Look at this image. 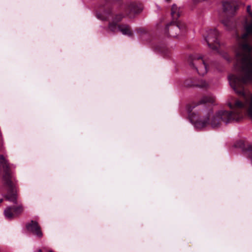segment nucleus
Instances as JSON below:
<instances>
[{"label":"nucleus","instance_id":"nucleus-12","mask_svg":"<svg viewBox=\"0 0 252 252\" xmlns=\"http://www.w3.org/2000/svg\"><path fill=\"white\" fill-rule=\"evenodd\" d=\"M4 215L7 219L11 220L15 217L12 206L7 207L4 211Z\"/></svg>","mask_w":252,"mask_h":252},{"label":"nucleus","instance_id":"nucleus-10","mask_svg":"<svg viewBox=\"0 0 252 252\" xmlns=\"http://www.w3.org/2000/svg\"><path fill=\"white\" fill-rule=\"evenodd\" d=\"M222 5L224 12L230 15H233L238 8V6L233 2H224Z\"/></svg>","mask_w":252,"mask_h":252},{"label":"nucleus","instance_id":"nucleus-23","mask_svg":"<svg viewBox=\"0 0 252 252\" xmlns=\"http://www.w3.org/2000/svg\"><path fill=\"white\" fill-rule=\"evenodd\" d=\"M137 32H140V29H138V30H137Z\"/></svg>","mask_w":252,"mask_h":252},{"label":"nucleus","instance_id":"nucleus-22","mask_svg":"<svg viewBox=\"0 0 252 252\" xmlns=\"http://www.w3.org/2000/svg\"><path fill=\"white\" fill-rule=\"evenodd\" d=\"M166 1H167V2H169L170 1V0H165Z\"/></svg>","mask_w":252,"mask_h":252},{"label":"nucleus","instance_id":"nucleus-19","mask_svg":"<svg viewBox=\"0 0 252 252\" xmlns=\"http://www.w3.org/2000/svg\"><path fill=\"white\" fill-rule=\"evenodd\" d=\"M223 57L228 61H230V58L229 57L228 55L226 54V53H225L224 55H223Z\"/></svg>","mask_w":252,"mask_h":252},{"label":"nucleus","instance_id":"nucleus-7","mask_svg":"<svg viewBox=\"0 0 252 252\" xmlns=\"http://www.w3.org/2000/svg\"><path fill=\"white\" fill-rule=\"evenodd\" d=\"M143 10V6L140 3L131 2L125 7V12L129 18H133L135 15L139 14Z\"/></svg>","mask_w":252,"mask_h":252},{"label":"nucleus","instance_id":"nucleus-18","mask_svg":"<svg viewBox=\"0 0 252 252\" xmlns=\"http://www.w3.org/2000/svg\"><path fill=\"white\" fill-rule=\"evenodd\" d=\"M124 16L122 14H117L113 18V20L117 23L121 21L123 19V18H124Z\"/></svg>","mask_w":252,"mask_h":252},{"label":"nucleus","instance_id":"nucleus-6","mask_svg":"<svg viewBox=\"0 0 252 252\" xmlns=\"http://www.w3.org/2000/svg\"><path fill=\"white\" fill-rule=\"evenodd\" d=\"M207 34L204 36V39L209 48L213 50H218L219 46L218 41L219 32L216 30H210L207 31Z\"/></svg>","mask_w":252,"mask_h":252},{"label":"nucleus","instance_id":"nucleus-16","mask_svg":"<svg viewBox=\"0 0 252 252\" xmlns=\"http://www.w3.org/2000/svg\"><path fill=\"white\" fill-rule=\"evenodd\" d=\"M191 85L193 86H197L200 88H206L208 86V85L206 81L201 80L199 81V82L198 83L193 84Z\"/></svg>","mask_w":252,"mask_h":252},{"label":"nucleus","instance_id":"nucleus-9","mask_svg":"<svg viewBox=\"0 0 252 252\" xmlns=\"http://www.w3.org/2000/svg\"><path fill=\"white\" fill-rule=\"evenodd\" d=\"M103 7V8H100L99 11L96 12V16L99 20L107 21L111 14V11L107 5H105Z\"/></svg>","mask_w":252,"mask_h":252},{"label":"nucleus","instance_id":"nucleus-8","mask_svg":"<svg viewBox=\"0 0 252 252\" xmlns=\"http://www.w3.org/2000/svg\"><path fill=\"white\" fill-rule=\"evenodd\" d=\"M26 228L29 231H30L37 237L39 238L42 237V233L37 221L31 220L26 224Z\"/></svg>","mask_w":252,"mask_h":252},{"label":"nucleus","instance_id":"nucleus-3","mask_svg":"<svg viewBox=\"0 0 252 252\" xmlns=\"http://www.w3.org/2000/svg\"><path fill=\"white\" fill-rule=\"evenodd\" d=\"M0 163L4 170V174L3 176V182L4 186L8 188L5 197L6 200L17 203V195L15 186L13 182V177L9 171V166L6 160L2 155L0 156Z\"/></svg>","mask_w":252,"mask_h":252},{"label":"nucleus","instance_id":"nucleus-2","mask_svg":"<svg viewBox=\"0 0 252 252\" xmlns=\"http://www.w3.org/2000/svg\"><path fill=\"white\" fill-rule=\"evenodd\" d=\"M247 11L250 19L244 25L245 33H244L239 41L236 49V59L238 62H245L252 58V45L250 44L248 36L252 37V11L251 5L247 6Z\"/></svg>","mask_w":252,"mask_h":252},{"label":"nucleus","instance_id":"nucleus-24","mask_svg":"<svg viewBox=\"0 0 252 252\" xmlns=\"http://www.w3.org/2000/svg\"><path fill=\"white\" fill-rule=\"evenodd\" d=\"M49 252H53L52 251H50Z\"/></svg>","mask_w":252,"mask_h":252},{"label":"nucleus","instance_id":"nucleus-13","mask_svg":"<svg viewBox=\"0 0 252 252\" xmlns=\"http://www.w3.org/2000/svg\"><path fill=\"white\" fill-rule=\"evenodd\" d=\"M118 25L117 23L112 20V22H109L107 30L108 32L115 33L119 31Z\"/></svg>","mask_w":252,"mask_h":252},{"label":"nucleus","instance_id":"nucleus-20","mask_svg":"<svg viewBox=\"0 0 252 252\" xmlns=\"http://www.w3.org/2000/svg\"><path fill=\"white\" fill-rule=\"evenodd\" d=\"M3 201L2 199H0V203H1Z\"/></svg>","mask_w":252,"mask_h":252},{"label":"nucleus","instance_id":"nucleus-5","mask_svg":"<svg viewBox=\"0 0 252 252\" xmlns=\"http://www.w3.org/2000/svg\"><path fill=\"white\" fill-rule=\"evenodd\" d=\"M189 64L200 75H204L207 72V64L200 56L195 55L191 58Z\"/></svg>","mask_w":252,"mask_h":252},{"label":"nucleus","instance_id":"nucleus-17","mask_svg":"<svg viewBox=\"0 0 252 252\" xmlns=\"http://www.w3.org/2000/svg\"><path fill=\"white\" fill-rule=\"evenodd\" d=\"M223 24L226 27L227 30H230L232 28V22L229 20H223Z\"/></svg>","mask_w":252,"mask_h":252},{"label":"nucleus","instance_id":"nucleus-11","mask_svg":"<svg viewBox=\"0 0 252 252\" xmlns=\"http://www.w3.org/2000/svg\"><path fill=\"white\" fill-rule=\"evenodd\" d=\"M119 31L121 32L123 34L128 36L133 35V33L131 30L130 26L126 24H121L118 25Z\"/></svg>","mask_w":252,"mask_h":252},{"label":"nucleus","instance_id":"nucleus-15","mask_svg":"<svg viewBox=\"0 0 252 252\" xmlns=\"http://www.w3.org/2000/svg\"><path fill=\"white\" fill-rule=\"evenodd\" d=\"M14 216H17L20 214L23 211V208L21 205L18 206H12Z\"/></svg>","mask_w":252,"mask_h":252},{"label":"nucleus","instance_id":"nucleus-4","mask_svg":"<svg viewBox=\"0 0 252 252\" xmlns=\"http://www.w3.org/2000/svg\"><path fill=\"white\" fill-rule=\"evenodd\" d=\"M180 10L178 7L173 4L171 8V15L173 21L168 24L165 28V33L172 37H177L181 31H183L185 26L179 22L175 21L180 16Z\"/></svg>","mask_w":252,"mask_h":252},{"label":"nucleus","instance_id":"nucleus-21","mask_svg":"<svg viewBox=\"0 0 252 252\" xmlns=\"http://www.w3.org/2000/svg\"><path fill=\"white\" fill-rule=\"evenodd\" d=\"M38 252H42L41 249H39L38 251Z\"/></svg>","mask_w":252,"mask_h":252},{"label":"nucleus","instance_id":"nucleus-1","mask_svg":"<svg viewBox=\"0 0 252 252\" xmlns=\"http://www.w3.org/2000/svg\"><path fill=\"white\" fill-rule=\"evenodd\" d=\"M235 68L238 73L229 75L228 79L231 87L237 95L243 97V101L235 100L234 104L228 102L232 111H219L212 118L210 123L209 118L212 111L209 110L203 117L194 120V126L196 128H202L209 124L212 127L216 128L221 122L227 124L233 121L238 122L244 118V113L252 121V94L245 87L247 83H252V57L244 62H237ZM190 117L193 121L195 118L193 115Z\"/></svg>","mask_w":252,"mask_h":252},{"label":"nucleus","instance_id":"nucleus-14","mask_svg":"<svg viewBox=\"0 0 252 252\" xmlns=\"http://www.w3.org/2000/svg\"><path fill=\"white\" fill-rule=\"evenodd\" d=\"M215 98L212 95L204 96L200 101V103H211L214 102Z\"/></svg>","mask_w":252,"mask_h":252}]
</instances>
